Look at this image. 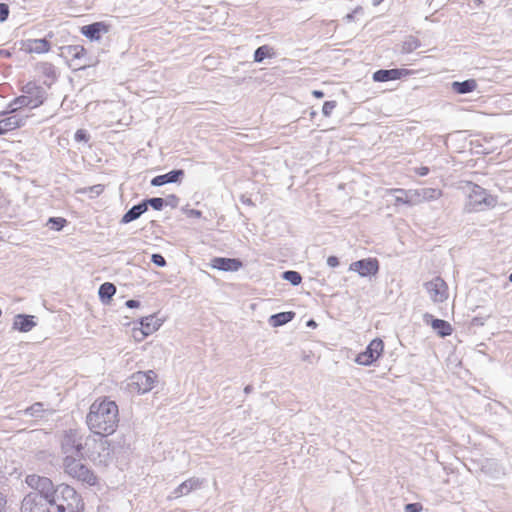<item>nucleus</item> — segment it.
I'll list each match as a JSON object with an SVG mask.
<instances>
[{
	"mask_svg": "<svg viewBox=\"0 0 512 512\" xmlns=\"http://www.w3.org/2000/svg\"><path fill=\"white\" fill-rule=\"evenodd\" d=\"M115 293H116L115 285L112 283H109V282L103 283L99 287V291H98L99 297L103 303H108V301L114 296Z\"/></svg>",
	"mask_w": 512,
	"mask_h": 512,
	"instance_id": "obj_28",
	"label": "nucleus"
},
{
	"mask_svg": "<svg viewBox=\"0 0 512 512\" xmlns=\"http://www.w3.org/2000/svg\"><path fill=\"white\" fill-rule=\"evenodd\" d=\"M243 266V263L236 258L214 257L211 260V267L220 271L235 272Z\"/></svg>",
	"mask_w": 512,
	"mask_h": 512,
	"instance_id": "obj_15",
	"label": "nucleus"
},
{
	"mask_svg": "<svg viewBox=\"0 0 512 512\" xmlns=\"http://www.w3.org/2000/svg\"><path fill=\"white\" fill-rule=\"evenodd\" d=\"M44 411L43 403L36 402L25 410L27 415L32 417H40Z\"/></svg>",
	"mask_w": 512,
	"mask_h": 512,
	"instance_id": "obj_37",
	"label": "nucleus"
},
{
	"mask_svg": "<svg viewBox=\"0 0 512 512\" xmlns=\"http://www.w3.org/2000/svg\"><path fill=\"white\" fill-rule=\"evenodd\" d=\"M33 318L31 315L18 314L14 317L13 328L20 332H29L36 326Z\"/></svg>",
	"mask_w": 512,
	"mask_h": 512,
	"instance_id": "obj_24",
	"label": "nucleus"
},
{
	"mask_svg": "<svg viewBox=\"0 0 512 512\" xmlns=\"http://www.w3.org/2000/svg\"><path fill=\"white\" fill-rule=\"evenodd\" d=\"M110 25L105 22H94L81 28V33L90 40H99L102 34L108 33Z\"/></svg>",
	"mask_w": 512,
	"mask_h": 512,
	"instance_id": "obj_19",
	"label": "nucleus"
},
{
	"mask_svg": "<svg viewBox=\"0 0 512 512\" xmlns=\"http://www.w3.org/2000/svg\"><path fill=\"white\" fill-rule=\"evenodd\" d=\"M85 436L78 429L64 431L61 438V449L66 456L82 458L85 451Z\"/></svg>",
	"mask_w": 512,
	"mask_h": 512,
	"instance_id": "obj_6",
	"label": "nucleus"
},
{
	"mask_svg": "<svg viewBox=\"0 0 512 512\" xmlns=\"http://www.w3.org/2000/svg\"><path fill=\"white\" fill-rule=\"evenodd\" d=\"M420 203H423L420 190L419 189L408 190V200H406V205L413 206V205H418Z\"/></svg>",
	"mask_w": 512,
	"mask_h": 512,
	"instance_id": "obj_34",
	"label": "nucleus"
},
{
	"mask_svg": "<svg viewBox=\"0 0 512 512\" xmlns=\"http://www.w3.org/2000/svg\"><path fill=\"white\" fill-rule=\"evenodd\" d=\"M125 305L128 308H137L140 306V302L138 300L130 299V300L126 301Z\"/></svg>",
	"mask_w": 512,
	"mask_h": 512,
	"instance_id": "obj_47",
	"label": "nucleus"
},
{
	"mask_svg": "<svg viewBox=\"0 0 512 512\" xmlns=\"http://www.w3.org/2000/svg\"><path fill=\"white\" fill-rule=\"evenodd\" d=\"M187 215L189 217L200 218L202 215V212L200 210L190 209L187 211Z\"/></svg>",
	"mask_w": 512,
	"mask_h": 512,
	"instance_id": "obj_46",
	"label": "nucleus"
},
{
	"mask_svg": "<svg viewBox=\"0 0 512 512\" xmlns=\"http://www.w3.org/2000/svg\"><path fill=\"white\" fill-rule=\"evenodd\" d=\"M282 278L290 282L293 286H297L302 281V276L299 272L294 270H287L282 273Z\"/></svg>",
	"mask_w": 512,
	"mask_h": 512,
	"instance_id": "obj_33",
	"label": "nucleus"
},
{
	"mask_svg": "<svg viewBox=\"0 0 512 512\" xmlns=\"http://www.w3.org/2000/svg\"><path fill=\"white\" fill-rule=\"evenodd\" d=\"M424 287L434 303H442L448 298V287L441 277L425 282Z\"/></svg>",
	"mask_w": 512,
	"mask_h": 512,
	"instance_id": "obj_11",
	"label": "nucleus"
},
{
	"mask_svg": "<svg viewBox=\"0 0 512 512\" xmlns=\"http://www.w3.org/2000/svg\"><path fill=\"white\" fill-rule=\"evenodd\" d=\"M179 201L180 199L176 195L171 194L164 199V205L176 208L179 205Z\"/></svg>",
	"mask_w": 512,
	"mask_h": 512,
	"instance_id": "obj_40",
	"label": "nucleus"
},
{
	"mask_svg": "<svg viewBox=\"0 0 512 512\" xmlns=\"http://www.w3.org/2000/svg\"><path fill=\"white\" fill-rule=\"evenodd\" d=\"M307 326H309V327H315V326H316V323H315V321H314V320H309V321L307 322Z\"/></svg>",
	"mask_w": 512,
	"mask_h": 512,
	"instance_id": "obj_53",
	"label": "nucleus"
},
{
	"mask_svg": "<svg viewBox=\"0 0 512 512\" xmlns=\"http://www.w3.org/2000/svg\"><path fill=\"white\" fill-rule=\"evenodd\" d=\"M419 190L421 193L422 202L436 200L442 195V192L439 189L420 188Z\"/></svg>",
	"mask_w": 512,
	"mask_h": 512,
	"instance_id": "obj_31",
	"label": "nucleus"
},
{
	"mask_svg": "<svg viewBox=\"0 0 512 512\" xmlns=\"http://www.w3.org/2000/svg\"><path fill=\"white\" fill-rule=\"evenodd\" d=\"M82 458L65 456L63 460L64 471L71 477L93 486L97 483V477L86 465L81 462Z\"/></svg>",
	"mask_w": 512,
	"mask_h": 512,
	"instance_id": "obj_5",
	"label": "nucleus"
},
{
	"mask_svg": "<svg viewBox=\"0 0 512 512\" xmlns=\"http://www.w3.org/2000/svg\"><path fill=\"white\" fill-rule=\"evenodd\" d=\"M9 6L5 3H0V22H5L9 17Z\"/></svg>",
	"mask_w": 512,
	"mask_h": 512,
	"instance_id": "obj_43",
	"label": "nucleus"
},
{
	"mask_svg": "<svg viewBox=\"0 0 512 512\" xmlns=\"http://www.w3.org/2000/svg\"><path fill=\"white\" fill-rule=\"evenodd\" d=\"M119 423V410L114 401L107 398L95 400L86 415V424L94 435L107 437L113 434Z\"/></svg>",
	"mask_w": 512,
	"mask_h": 512,
	"instance_id": "obj_1",
	"label": "nucleus"
},
{
	"mask_svg": "<svg viewBox=\"0 0 512 512\" xmlns=\"http://www.w3.org/2000/svg\"><path fill=\"white\" fill-rule=\"evenodd\" d=\"M312 95L317 98V99H320V98H323L324 97V92L321 91V90H313L312 91Z\"/></svg>",
	"mask_w": 512,
	"mask_h": 512,
	"instance_id": "obj_49",
	"label": "nucleus"
},
{
	"mask_svg": "<svg viewBox=\"0 0 512 512\" xmlns=\"http://www.w3.org/2000/svg\"><path fill=\"white\" fill-rule=\"evenodd\" d=\"M12 53L8 50L0 49V57L10 58Z\"/></svg>",
	"mask_w": 512,
	"mask_h": 512,
	"instance_id": "obj_50",
	"label": "nucleus"
},
{
	"mask_svg": "<svg viewBox=\"0 0 512 512\" xmlns=\"http://www.w3.org/2000/svg\"><path fill=\"white\" fill-rule=\"evenodd\" d=\"M428 173H429V168L428 167H420L418 169V174L420 176H426Z\"/></svg>",
	"mask_w": 512,
	"mask_h": 512,
	"instance_id": "obj_51",
	"label": "nucleus"
},
{
	"mask_svg": "<svg viewBox=\"0 0 512 512\" xmlns=\"http://www.w3.org/2000/svg\"><path fill=\"white\" fill-rule=\"evenodd\" d=\"M50 500L39 495L37 492L27 494L22 500L21 512H50Z\"/></svg>",
	"mask_w": 512,
	"mask_h": 512,
	"instance_id": "obj_10",
	"label": "nucleus"
},
{
	"mask_svg": "<svg viewBox=\"0 0 512 512\" xmlns=\"http://www.w3.org/2000/svg\"><path fill=\"white\" fill-rule=\"evenodd\" d=\"M202 484H203V480H201L199 478H196V477L189 478V479L185 480L184 482H182L180 485H178L173 490V492L171 493V496H169V498L176 499V498L188 495L190 492L201 488Z\"/></svg>",
	"mask_w": 512,
	"mask_h": 512,
	"instance_id": "obj_16",
	"label": "nucleus"
},
{
	"mask_svg": "<svg viewBox=\"0 0 512 512\" xmlns=\"http://www.w3.org/2000/svg\"><path fill=\"white\" fill-rule=\"evenodd\" d=\"M418 47H420V41L413 36H409L408 38H406L403 41L401 52L402 53H411L414 50H416Z\"/></svg>",
	"mask_w": 512,
	"mask_h": 512,
	"instance_id": "obj_32",
	"label": "nucleus"
},
{
	"mask_svg": "<svg viewBox=\"0 0 512 512\" xmlns=\"http://www.w3.org/2000/svg\"><path fill=\"white\" fill-rule=\"evenodd\" d=\"M20 49L26 53H46L50 50V43L46 39H27L21 41Z\"/></svg>",
	"mask_w": 512,
	"mask_h": 512,
	"instance_id": "obj_17",
	"label": "nucleus"
},
{
	"mask_svg": "<svg viewBox=\"0 0 512 512\" xmlns=\"http://www.w3.org/2000/svg\"><path fill=\"white\" fill-rule=\"evenodd\" d=\"M409 73L410 71L406 69H380L373 73L372 78L375 82H387L400 79Z\"/></svg>",
	"mask_w": 512,
	"mask_h": 512,
	"instance_id": "obj_18",
	"label": "nucleus"
},
{
	"mask_svg": "<svg viewBox=\"0 0 512 512\" xmlns=\"http://www.w3.org/2000/svg\"><path fill=\"white\" fill-rule=\"evenodd\" d=\"M83 459H88L95 465L107 466L112 461L110 443L105 437L86 436Z\"/></svg>",
	"mask_w": 512,
	"mask_h": 512,
	"instance_id": "obj_3",
	"label": "nucleus"
},
{
	"mask_svg": "<svg viewBox=\"0 0 512 512\" xmlns=\"http://www.w3.org/2000/svg\"><path fill=\"white\" fill-rule=\"evenodd\" d=\"M509 281L512 282V273L509 275Z\"/></svg>",
	"mask_w": 512,
	"mask_h": 512,
	"instance_id": "obj_58",
	"label": "nucleus"
},
{
	"mask_svg": "<svg viewBox=\"0 0 512 512\" xmlns=\"http://www.w3.org/2000/svg\"><path fill=\"white\" fill-rule=\"evenodd\" d=\"M497 198L490 195L484 188L477 184H468V201L466 209L469 212L484 211L495 207Z\"/></svg>",
	"mask_w": 512,
	"mask_h": 512,
	"instance_id": "obj_4",
	"label": "nucleus"
},
{
	"mask_svg": "<svg viewBox=\"0 0 512 512\" xmlns=\"http://www.w3.org/2000/svg\"><path fill=\"white\" fill-rule=\"evenodd\" d=\"M184 176V170L175 169L171 170L166 174L155 176L151 180V185L155 187H160L168 183H176Z\"/></svg>",
	"mask_w": 512,
	"mask_h": 512,
	"instance_id": "obj_21",
	"label": "nucleus"
},
{
	"mask_svg": "<svg viewBox=\"0 0 512 512\" xmlns=\"http://www.w3.org/2000/svg\"><path fill=\"white\" fill-rule=\"evenodd\" d=\"M151 262L153 264H155L156 266H158V267L166 266L165 258L161 254H159V253L152 254Z\"/></svg>",
	"mask_w": 512,
	"mask_h": 512,
	"instance_id": "obj_42",
	"label": "nucleus"
},
{
	"mask_svg": "<svg viewBox=\"0 0 512 512\" xmlns=\"http://www.w3.org/2000/svg\"><path fill=\"white\" fill-rule=\"evenodd\" d=\"M337 102L336 101H326L323 104L322 107V113L325 117H329L332 113V111L336 108Z\"/></svg>",
	"mask_w": 512,
	"mask_h": 512,
	"instance_id": "obj_39",
	"label": "nucleus"
},
{
	"mask_svg": "<svg viewBox=\"0 0 512 512\" xmlns=\"http://www.w3.org/2000/svg\"><path fill=\"white\" fill-rule=\"evenodd\" d=\"M10 113L16 112L19 108L29 107L34 109L33 102L25 94L15 98L9 105Z\"/></svg>",
	"mask_w": 512,
	"mask_h": 512,
	"instance_id": "obj_29",
	"label": "nucleus"
},
{
	"mask_svg": "<svg viewBox=\"0 0 512 512\" xmlns=\"http://www.w3.org/2000/svg\"><path fill=\"white\" fill-rule=\"evenodd\" d=\"M22 92L33 102V107H39L45 100V90L34 82L25 84Z\"/></svg>",
	"mask_w": 512,
	"mask_h": 512,
	"instance_id": "obj_14",
	"label": "nucleus"
},
{
	"mask_svg": "<svg viewBox=\"0 0 512 512\" xmlns=\"http://www.w3.org/2000/svg\"><path fill=\"white\" fill-rule=\"evenodd\" d=\"M252 390H253V386H251V385H247V386L244 388V392H245L246 394L251 393V392H252Z\"/></svg>",
	"mask_w": 512,
	"mask_h": 512,
	"instance_id": "obj_52",
	"label": "nucleus"
},
{
	"mask_svg": "<svg viewBox=\"0 0 512 512\" xmlns=\"http://www.w3.org/2000/svg\"><path fill=\"white\" fill-rule=\"evenodd\" d=\"M74 138L77 142H88L90 137L86 130L79 129L76 131Z\"/></svg>",
	"mask_w": 512,
	"mask_h": 512,
	"instance_id": "obj_41",
	"label": "nucleus"
},
{
	"mask_svg": "<svg viewBox=\"0 0 512 512\" xmlns=\"http://www.w3.org/2000/svg\"><path fill=\"white\" fill-rule=\"evenodd\" d=\"M390 192L395 195V203L396 204H405L406 200H408V190L405 189H391Z\"/></svg>",
	"mask_w": 512,
	"mask_h": 512,
	"instance_id": "obj_36",
	"label": "nucleus"
},
{
	"mask_svg": "<svg viewBox=\"0 0 512 512\" xmlns=\"http://www.w3.org/2000/svg\"><path fill=\"white\" fill-rule=\"evenodd\" d=\"M157 381V374L153 370L138 371L129 377L128 388L130 392L145 394L151 391Z\"/></svg>",
	"mask_w": 512,
	"mask_h": 512,
	"instance_id": "obj_7",
	"label": "nucleus"
},
{
	"mask_svg": "<svg viewBox=\"0 0 512 512\" xmlns=\"http://www.w3.org/2000/svg\"><path fill=\"white\" fill-rule=\"evenodd\" d=\"M143 203L146 206V210H148V206H151L154 210L160 211L165 206L164 198H160V197H153V198L145 199V200H143Z\"/></svg>",
	"mask_w": 512,
	"mask_h": 512,
	"instance_id": "obj_35",
	"label": "nucleus"
},
{
	"mask_svg": "<svg viewBox=\"0 0 512 512\" xmlns=\"http://www.w3.org/2000/svg\"><path fill=\"white\" fill-rule=\"evenodd\" d=\"M26 483L29 487L38 491V494L45 497V499H53L56 487L49 478L32 474L26 477Z\"/></svg>",
	"mask_w": 512,
	"mask_h": 512,
	"instance_id": "obj_8",
	"label": "nucleus"
},
{
	"mask_svg": "<svg viewBox=\"0 0 512 512\" xmlns=\"http://www.w3.org/2000/svg\"><path fill=\"white\" fill-rule=\"evenodd\" d=\"M316 114H317V112H316V111H312V112L310 113V116L313 118Z\"/></svg>",
	"mask_w": 512,
	"mask_h": 512,
	"instance_id": "obj_56",
	"label": "nucleus"
},
{
	"mask_svg": "<svg viewBox=\"0 0 512 512\" xmlns=\"http://www.w3.org/2000/svg\"><path fill=\"white\" fill-rule=\"evenodd\" d=\"M6 503H7L6 498L0 492V512H4L5 511Z\"/></svg>",
	"mask_w": 512,
	"mask_h": 512,
	"instance_id": "obj_48",
	"label": "nucleus"
},
{
	"mask_svg": "<svg viewBox=\"0 0 512 512\" xmlns=\"http://www.w3.org/2000/svg\"><path fill=\"white\" fill-rule=\"evenodd\" d=\"M294 317L295 312L293 311L276 313L270 316L269 324L273 327H279L292 321Z\"/></svg>",
	"mask_w": 512,
	"mask_h": 512,
	"instance_id": "obj_26",
	"label": "nucleus"
},
{
	"mask_svg": "<svg viewBox=\"0 0 512 512\" xmlns=\"http://www.w3.org/2000/svg\"><path fill=\"white\" fill-rule=\"evenodd\" d=\"M28 115L13 114L0 120V135L23 126Z\"/></svg>",
	"mask_w": 512,
	"mask_h": 512,
	"instance_id": "obj_20",
	"label": "nucleus"
},
{
	"mask_svg": "<svg viewBox=\"0 0 512 512\" xmlns=\"http://www.w3.org/2000/svg\"><path fill=\"white\" fill-rule=\"evenodd\" d=\"M50 505H55L58 512H82L84 509L81 496L73 487L67 484L56 486V491L53 499L50 500Z\"/></svg>",
	"mask_w": 512,
	"mask_h": 512,
	"instance_id": "obj_2",
	"label": "nucleus"
},
{
	"mask_svg": "<svg viewBox=\"0 0 512 512\" xmlns=\"http://www.w3.org/2000/svg\"><path fill=\"white\" fill-rule=\"evenodd\" d=\"M346 18H347L348 20L353 19V14H348V15L346 16Z\"/></svg>",
	"mask_w": 512,
	"mask_h": 512,
	"instance_id": "obj_55",
	"label": "nucleus"
},
{
	"mask_svg": "<svg viewBox=\"0 0 512 512\" xmlns=\"http://www.w3.org/2000/svg\"><path fill=\"white\" fill-rule=\"evenodd\" d=\"M146 206L142 202H140L137 205L132 206L121 218L120 223L121 224H128L134 220H137L143 213H145Z\"/></svg>",
	"mask_w": 512,
	"mask_h": 512,
	"instance_id": "obj_25",
	"label": "nucleus"
},
{
	"mask_svg": "<svg viewBox=\"0 0 512 512\" xmlns=\"http://www.w3.org/2000/svg\"><path fill=\"white\" fill-rule=\"evenodd\" d=\"M383 349V341L380 338L373 339L366 347V350L357 355L355 361L359 365L369 366L382 355Z\"/></svg>",
	"mask_w": 512,
	"mask_h": 512,
	"instance_id": "obj_9",
	"label": "nucleus"
},
{
	"mask_svg": "<svg viewBox=\"0 0 512 512\" xmlns=\"http://www.w3.org/2000/svg\"><path fill=\"white\" fill-rule=\"evenodd\" d=\"M48 223L52 224L53 229L59 231L65 226L66 220L61 217H51Z\"/></svg>",
	"mask_w": 512,
	"mask_h": 512,
	"instance_id": "obj_38",
	"label": "nucleus"
},
{
	"mask_svg": "<svg viewBox=\"0 0 512 512\" xmlns=\"http://www.w3.org/2000/svg\"><path fill=\"white\" fill-rule=\"evenodd\" d=\"M422 509L419 503H409L405 505V512H420Z\"/></svg>",
	"mask_w": 512,
	"mask_h": 512,
	"instance_id": "obj_44",
	"label": "nucleus"
},
{
	"mask_svg": "<svg viewBox=\"0 0 512 512\" xmlns=\"http://www.w3.org/2000/svg\"><path fill=\"white\" fill-rule=\"evenodd\" d=\"M477 88V83L474 79H467L459 82L455 81L452 83V89L458 94H467L473 92Z\"/></svg>",
	"mask_w": 512,
	"mask_h": 512,
	"instance_id": "obj_27",
	"label": "nucleus"
},
{
	"mask_svg": "<svg viewBox=\"0 0 512 512\" xmlns=\"http://www.w3.org/2000/svg\"><path fill=\"white\" fill-rule=\"evenodd\" d=\"M275 55L273 48L268 45L258 47L254 52V61L261 63L265 58H272Z\"/></svg>",
	"mask_w": 512,
	"mask_h": 512,
	"instance_id": "obj_30",
	"label": "nucleus"
},
{
	"mask_svg": "<svg viewBox=\"0 0 512 512\" xmlns=\"http://www.w3.org/2000/svg\"><path fill=\"white\" fill-rule=\"evenodd\" d=\"M5 480V475L2 470H0V484Z\"/></svg>",
	"mask_w": 512,
	"mask_h": 512,
	"instance_id": "obj_54",
	"label": "nucleus"
},
{
	"mask_svg": "<svg viewBox=\"0 0 512 512\" xmlns=\"http://www.w3.org/2000/svg\"><path fill=\"white\" fill-rule=\"evenodd\" d=\"M65 53L68 57L71 58L73 62H75V65L77 66V69H81L86 67V63L82 62V59L86 55V50L81 45H70L65 48Z\"/></svg>",
	"mask_w": 512,
	"mask_h": 512,
	"instance_id": "obj_23",
	"label": "nucleus"
},
{
	"mask_svg": "<svg viewBox=\"0 0 512 512\" xmlns=\"http://www.w3.org/2000/svg\"><path fill=\"white\" fill-rule=\"evenodd\" d=\"M350 270L357 272L362 277L375 275L379 270L378 260L375 258H367L353 262Z\"/></svg>",
	"mask_w": 512,
	"mask_h": 512,
	"instance_id": "obj_13",
	"label": "nucleus"
},
{
	"mask_svg": "<svg viewBox=\"0 0 512 512\" xmlns=\"http://www.w3.org/2000/svg\"><path fill=\"white\" fill-rule=\"evenodd\" d=\"M327 265L332 267V268H335L339 265V260L336 256H329L327 258Z\"/></svg>",
	"mask_w": 512,
	"mask_h": 512,
	"instance_id": "obj_45",
	"label": "nucleus"
},
{
	"mask_svg": "<svg viewBox=\"0 0 512 512\" xmlns=\"http://www.w3.org/2000/svg\"><path fill=\"white\" fill-rule=\"evenodd\" d=\"M383 0H374V4H379L381 3Z\"/></svg>",
	"mask_w": 512,
	"mask_h": 512,
	"instance_id": "obj_57",
	"label": "nucleus"
},
{
	"mask_svg": "<svg viewBox=\"0 0 512 512\" xmlns=\"http://www.w3.org/2000/svg\"><path fill=\"white\" fill-rule=\"evenodd\" d=\"M141 328L134 329V337L141 341L145 337L154 333L161 326L162 322L160 319L156 318L154 315H149L146 317H142L140 320Z\"/></svg>",
	"mask_w": 512,
	"mask_h": 512,
	"instance_id": "obj_12",
	"label": "nucleus"
},
{
	"mask_svg": "<svg viewBox=\"0 0 512 512\" xmlns=\"http://www.w3.org/2000/svg\"><path fill=\"white\" fill-rule=\"evenodd\" d=\"M425 321L428 323V319H431L430 325L432 329L440 336H450L453 332L452 326L449 322L442 319H434L432 315L425 314Z\"/></svg>",
	"mask_w": 512,
	"mask_h": 512,
	"instance_id": "obj_22",
	"label": "nucleus"
}]
</instances>
